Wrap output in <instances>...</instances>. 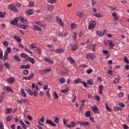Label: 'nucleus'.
I'll use <instances>...</instances> for the list:
<instances>
[{
	"label": "nucleus",
	"instance_id": "obj_1",
	"mask_svg": "<svg viewBox=\"0 0 129 129\" xmlns=\"http://www.w3.org/2000/svg\"><path fill=\"white\" fill-rule=\"evenodd\" d=\"M32 90H33V94L34 96H38V90H39V88L38 87V85H36L35 83H33L32 84Z\"/></svg>",
	"mask_w": 129,
	"mask_h": 129
},
{
	"label": "nucleus",
	"instance_id": "obj_2",
	"mask_svg": "<svg viewBox=\"0 0 129 129\" xmlns=\"http://www.w3.org/2000/svg\"><path fill=\"white\" fill-rule=\"evenodd\" d=\"M96 26V22H95V21L94 20H91L90 22L88 29L89 30H93V29H94V28H95Z\"/></svg>",
	"mask_w": 129,
	"mask_h": 129
},
{
	"label": "nucleus",
	"instance_id": "obj_3",
	"mask_svg": "<svg viewBox=\"0 0 129 129\" xmlns=\"http://www.w3.org/2000/svg\"><path fill=\"white\" fill-rule=\"evenodd\" d=\"M9 10L10 11H13L14 13H18V9L16 8V6L14 4H10L8 6Z\"/></svg>",
	"mask_w": 129,
	"mask_h": 129
},
{
	"label": "nucleus",
	"instance_id": "obj_4",
	"mask_svg": "<svg viewBox=\"0 0 129 129\" xmlns=\"http://www.w3.org/2000/svg\"><path fill=\"white\" fill-rule=\"evenodd\" d=\"M77 123L80 125V127H83V126H84V125L88 126L90 124L89 122L88 121L81 122L79 121Z\"/></svg>",
	"mask_w": 129,
	"mask_h": 129
},
{
	"label": "nucleus",
	"instance_id": "obj_5",
	"mask_svg": "<svg viewBox=\"0 0 129 129\" xmlns=\"http://www.w3.org/2000/svg\"><path fill=\"white\" fill-rule=\"evenodd\" d=\"M56 20L58 25H59V26H60V27H64V24L63 23V21H62V19H61V18H59V16H57L56 17Z\"/></svg>",
	"mask_w": 129,
	"mask_h": 129
},
{
	"label": "nucleus",
	"instance_id": "obj_6",
	"mask_svg": "<svg viewBox=\"0 0 129 129\" xmlns=\"http://www.w3.org/2000/svg\"><path fill=\"white\" fill-rule=\"evenodd\" d=\"M20 22V17H16L14 20L11 21L12 25H17V23Z\"/></svg>",
	"mask_w": 129,
	"mask_h": 129
},
{
	"label": "nucleus",
	"instance_id": "obj_7",
	"mask_svg": "<svg viewBox=\"0 0 129 129\" xmlns=\"http://www.w3.org/2000/svg\"><path fill=\"white\" fill-rule=\"evenodd\" d=\"M33 31H38V32H42V28L37 25H34L33 26Z\"/></svg>",
	"mask_w": 129,
	"mask_h": 129
},
{
	"label": "nucleus",
	"instance_id": "obj_8",
	"mask_svg": "<svg viewBox=\"0 0 129 129\" xmlns=\"http://www.w3.org/2000/svg\"><path fill=\"white\" fill-rule=\"evenodd\" d=\"M104 33H106V30H104L103 32L100 30H97L96 31L97 35L100 36V37H103V36L104 35Z\"/></svg>",
	"mask_w": 129,
	"mask_h": 129
},
{
	"label": "nucleus",
	"instance_id": "obj_9",
	"mask_svg": "<svg viewBox=\"0 0 129 129\" xmlns=\"http://www.w3.org/2000/svg\"><path fill=\"white\" fill-rule=\"evenodd\" d=\"M86 57L89 60H93L95 55H94V54L93 53H89L87 54Z\"/></svg>",
	"mask_w": 129,
	"mask_h": 129
},
{
	"label": "nucleus",
	"instance_id": "obj_10",
	"mask_svg": "<svg viewBox=\"0 0 129 129\" xmlns=\"http://www.w3.org/2000/svg\"><path fill=\"white\" fill-rule=\"evenodd\" d=\"M46 123L47 124H50V125H51L52 126H56V124L50 119L46 120Z\"/></svg>",
	"mask_w": 129,
	"mask_h": 129
},
{
	"label": "nucleus",
	"instance_id": "obj_11",
	"mask_svg": "<svg viewBox=\"0 0 129 129\" xmlns=\"http://www.w3.org/2000/svg\"><path fill=\"white\" fill-rule=\"evenodd\" d=\"M12 53V50H11V47H7V50L4 54V58H7L9 56V54Z\"/></svg>",
	"mask_w": 129,
	"mask_h": 129
},
{
	"label": "nucleus",
	"instance_id": "obj_12",
	"mask_svg": "<svg viewBox=\"0 0 129 129\" xmlns=\"http://www.w3.org/2000/svg\"><path fill=\"white\" fill-rule=\"evenodd\" d=\"M35 24L37 25V26H40L42 28H46V25L45 24H43L42 21H36Z\"/></svg>",
	"mask_w": 129,
	"mask_h": 129
},
{
	"label": "nucleus",
	"instance_id": "obj_13",
	"mask_svg": "<svg viewBox=\"0 0 129 129\" xmlns=\"http://www.w3.org/2000/svg\"><path fill=\"white\" fill-rule=\"evenodd\" d=\"M19 28H20V29H23V30H26L27 29H28V28H29V25H17Z\"/></svg>",
	"mask_w": 129,
	"mask_h": 129
},
{
	"label": "nucleus",
	"instance_id": "obj_14",
	"mask_svg": "<svg viewBox=\"0 0 129 129\" xmlns=\"http://www.w3.org/2000/svg\"><path fill=\"white\" fill-rule=\"evenodd\" d=\"M33 14L34 12L32 9H29L25 12V14L26 15V16H32V15H33Z\"/></svg>",
	"mask_w": 129,
	"mask_h": 129
},
{
	"label": "nucleus",
	"instance_id": "obj_15",
	"mask_svg": "<svg viewBox=\"0 0 129 129\" xmlns=\"http://www.w3.org/2000/svg\"><path fill=\"white\" fill-rule=\"evenodd\" d=\"M7 81L8 83H11V84H12V83H14V82H15V78L10 77L9 78H8L7 79Z\"/></svg>",
	"mask_w": 129,
	"mask_h": 129
},
{
	"label": "nucleus",
	"instance_id": "obj_16",
	"mask_svg": "<svg viewBox=\"0 0 129 129\" xmlns=\"http://www.w3.org/2000/svg\"><path fill=\"white\" fill-rule=\"evenodd\" d=\"M92 110L93 111V112H95V113H99V112L98 108L95 106H94L92 107Z\"/></svg>",
	"mask_w": 129,
	"mask_h": 129
},
{
	"label": "nucleus",
	"instance_id": "obj_17",
	"mask_svg": "<svg viewBox=\"0 0 129 129\" xmlns=\"http://www.w3.org/2000/svg\"><path fill=\"white\" fill-rule=\"evenodd\" d=\"M26 60L32 64H35V59L31 57H28Z\"/></svg>",
	"mask_w": 129,
	"mask_h": 129
},
{
	"label": "nucleus",
	"instance_id": "obj_18",
	"mask_svg": "<svg viewBox=\"0 0 129 129\" xmlns=\"http://www.w3.org/2000/svg\"><path fill=\"white\" fill-rule=\"evenodd\" d=\"M19 21L22 22L23 24H28V20H25L22 17H19Z\"/></svg>",
	"mask_w": 129,
	"mask_h": 129
},
{
	"label": "nucleus",
	"instance_id": "obj_19",
	"mask_svg": "<svg viewBox=\"0 0 129 129\" xmlns=\"http://www.w3.org/2000/svg\"><path fill=\"white\" fill-rule=\"evenodd\" d=\"M19 122H20V124H21V125L23 126V128L24 129L27 128L28 126H27V125H26V124H25V123L23 121V120H19Z\"/></svg>",
	"mask_w": 129,
	"mask_h": 129
},
{
	"label": "nucleus",
	"instance_id": "obj_20",
	"mask_svg": "<svg viewBox=\"0 0 129 129\" xmlns=\"http://www.w3.org/2000/svg\"><path fill=\"white\" fill-rule=\"evenodd\" d=\"M76 15L79 18H82L83 17V12L82 11H78L76 12Z\"/></svg>",
	"mask_w": 129,
	"mask_h": 129
},
{
	"label": "nucleus",
	"instance_id": "obj_21",
	"mask_svg": "<svg viewBox=\"0 0 129 129\" xmlns=\"http://www.w3.org/2000/svg\"><path fill=\"white\" fill-rule=\"evenodd\" d=\"M44 61H45V62H47L48 63H50V64L54 63V61L48 57L44 58Z\"/></svg>",
	"mask_w": 129,
	"mask_h": 129
},
{
	"label": "nucleus",
	"instance_id": "obj_22",
	"mask_svg": "<svg viewBox=\"0 0 129 129\" xmlns=\"http://www.w3.org/2000/svg\"><path fill=\"white\" fill-rule=\"evenodd\" d=\"M75 125H76V123H75V122H74V121H71V125L70 124L67 125V127L69 128H71V127H74Z\"/></svg>",
	"mask_w": 129,
	"mask_h": 129
},
{
	"label": "nucleus",
	"instance_id": "obj_23",
	"mask_svg": "<svg viewBox=\"0 0 129 129\" xmlns=\"http://www.w3.org/2000/svg\"><path fill=\"white\" fill-rule=\"evenodd\" d=\"M21 69H30V65L27 64V65H21L20 66Z\"/></svg>",
	"mask_w": 129,
	"mask_h": 129
},
{
	"label": "nucleus",
	"instance_id": "obj_24",
	"mask_svg": "<svg viewBox=\"0 0 129 129\" xmlns=\"http://www.w3.org/2000/svg\"><path fill=\"white\" fill-rule=\"evenodd\" d=\"M120 80V77H117L113 81L114 84H117L118 82H119V81Z\"/></svg>",
	"mask_w": 129,
	"mask_h": 129
},
{
	"label": "nucleus",
	"instance_id": "obj_25",
	"mask_svg": "<svg viewBox=\"0 0 129 129\" xmlns=\"http://www.w3.org/2000/svg\"><path fill=\"white\" fill-rule=\"evenodd\" d=\"M67 60L69 62H70L71 64H75V60L72 57H69L67 58Z\"/></svg>",
	"mask_w": 129,
	"mask_h": 129
},
{
	"label": "nucleus",
	"instance_id": "obj_26",
	"mask_svg": "<svg viewBox=\"0 0 129 129\" xmlns=\"http://www.w3.org/2000/svg\"><path fill=\"white\" fill-rule=\"evenodd\" d=\"M30 50H32V49H36L37 48V45L35 43H32L30 46L29 47Z\"/></svg>",
	"mask_w": 129,
	"mask_h": 129
},
{
	"label": "nucleus",
	"instance_id": "obj_27",
	"mask_svg": "<svg viewBox=\"0 0 129 129\" xmlns=\"http://www.w3.org/2000/svg\"><path fill=\"white\" fill-rule=\"evenodd\" d=\"M6 112L7 114H9V113H12V112H13V109L12 108H8L6 109Z\"/></svg>",
	"mask_w": 129,
	"mask_h": 129
},
{
	"label": "nucleus",
	"instance_id": "obj_28",
	"mask_svg": "<svg viewBox=\"0 0 129 129\" xmlns=\"http://www.w3.org/2000/svg\"><path fill=\"white\" fill-rule=\"evenodd\" d=\"M20 91H21V94H22V95H23V96H24V97H27V94L25 92V90H24V89L21 88L20 89Z\"/></svg>",
	"mask_w": 129,
	"mask_h": 129
},
{
	"label": "nucleus",
	"instance_id": "obj_29",
	"mask_svg": "<svg viewBox=\"0 0 129 129\" xmlns=\"http://www.w3.org/2000/svg\"><path fill=\"white\" fill-rule=\"evenodd\" d=\"M4 90H7V91H11V92H14V91L12 90V88L11 87H5L4 88Z\"/></svg>",
	"mask_w": 129,
	"mask_h": 129
},
{
	"label": "nucleus",
	"instance_id": "obj_30",
	"mask_svg": "<svg viewBox=\"0 0 129 129\" xmlns=\"http://www.w3.org/2000/svg\"><path fill=\"white\" fill-rule=\"evenodd\" d=\"M82 81L81 80V79L80 78L76 79L74 81V83H75V84H78L79 83H82Z\"/></svg>",
	"mask_w": 129,
	"mask_h": 129
},
{
	"label": "nucleus",
	"instance_id": "obj_31",
	"mask_svg": "<svg viewBox=\"0 0 129 129\" xmlns=\"http://www.w3.org/2000/svg\"><path fill=\"white\" fill-rule=\"evenodd\" d=\"M90 113H91V110L86 111L85 113V116H86V117H90Z\"/></svg>",
	"mask_w": 129,
	"mask_h": 129
},
{
	"label": "nucleus",
	"instance_id": "obj_32",
	"mask_svg": "<svg viewBox=\"0 0 129 129\" xmlns=\"http://www.w3.org/2000/svg\"><path fill=\"white\" fill-rule=\"evenodd\" d=\"M48 11L49 12H52V11H54V6L52 5H49L48 6Z\"/></svg>",
	"mask_w": 129,
	"mask_h": 129
},
{
	"label": "nucleus",
	"instance_id": "obj_33",
	"mask_svg": "<svg viewBox=\"0 0 129 129\" xmlns=\"http://www.w3.org/2000/svg\"><path fill=\"white\" fill-rule=\"evenodd\" d=\"M13 58L14 60H16V61H18V62H20L21 61V58H20V57H19V56L17 55H14Z\"/></svg>",
	"mask_w": 129,
	"mask_h": 129
},
{
	"label": "nucleus",
	"instance_id": "obj_34",
	"mask_svg": "<svg viewBox=\"0 0 129 129\" xmlns=\"http://www.w3.org/2000/svg\"><path fill=\"white\" fill-rule=\"evenodd\" d=\"M103 88H104V87H103V85H100L99 86V93L100 94H102V91L103 90Z\"/></svg>",
	"mask_w": 129,
	"mask_h": 129
},
{
	"label": "nucleus",
	"instance_id": "obj_35",
	"mask_svg": "<svg viewBox=\"0 0 129 129\" xmlns=\"http://www.w3.org/2000/svg\"><path fill=\"white\" fill-rule=\"evenodd\" d=\"M59 82L60 84L65 83V82H66V80L64 78H61L59 80Z\"/></svg>",
	"mask_w": 129,
	"mask_h": 129
},
{
	"label": "nucleus",
	"instance_id": "obj_36",
	"mask_svg": "<svg viewBox=\"0 0 129 129\" xmlns=\"http://www.w3.org/2000/svg\"><path fill=\"white\" fill-rule=\"evenodd\" d=\"M108 42L109 46H110V48H111V47H114L115 46V45L113 44V41L112 40H108Z\"/></svg>",
	"mask_w": 129,
	"mask_h": 129
},
{
	"label": "nucleus",
	"instance_id": "obj_37",
	"mask_svg": "<svg viewBox=\"0 0 129 129\" xmlns=\"http://www.w3.org/2000/svg\"><path fill=\"white\" fill-rule=\"evenodd\" d=\"M105 105L106 106V109L107 111H109L110 112H111V111H112V109L108 107V105L107 104V103H105Z\"/></svg>",
	"mask_w": 129,
	"mask_h": 129
},
{
	"label": "nucleus",
	"instance_id": "obj_38",
	"mask_svg": "<svg viewBox=\"0 0 129 129\" xmlns=\"http://www.w3.org/2000/svg\"><path fill=\"white\" fill-rule=\"evenodd\" d=\"M14 38L15 40H16V41H17V42H18V43H21V42H22V39L19 37V36H14Z\"/></svg>",
	"mask_w": 129,
	"mask_h": 129
},
{
	"label": "nucleus",
	"instance_id": "obj_39",
	"mask_svg": "<svg viewBox=\"0 0 129 129\" xmlns=\"http://www.w3.org/2000/svg\"><path fill=\"white\" fill-rule=\"evenodd\" d=\"M55 53H57V54H60L61 53H64V50L62 49H56L55 51Z\"/></svg>",
	"mask_w": 129,
	"mask_h": 129
},
{
	"label": "nucleus",
	"instance_id": "obj_40",
	"mask_svg": "<svg viewBox=\"0 0 129 129\" xmlns=\"http://www.w3.org/2000/svg\"><path fill=\"white\" fill-rule=\"evenodd\" d=\"M78 48V46L77 45V44H74L72 47V51H76Z\"/></svg>",
	"mask_w": 129,
	"mask_h": 129
},
{
	"label": "nucleus",
	"instance_id": "obj_41",
	"mask_svg": "<svg viewBox=\"0 0 129 129\" xmlns=\"http://www.w3.org/2000/svg\"><path fill=\"white\" fill-rule=\"evenodd\" d=\"M87 83H88V84H89V85H93V84H94L93 80H87Z\"/></svg>",
	"mask_w": 129,
	"mask_h": 129
},
{
	"label": "nucleus",
	"instance_id": "obj_42",
	"mask_svg": "<svg viewBox=\"0 0 129 129\" xmlns=\"http://www.w3.org/2000/svg\"><path fill=\"white\" fill-rule=\"evenodd\" d=\"M114 111H118V110H120V111H121L122 109L121 108L118 106H115L114 107Z\"/></svg>",
	"mask_w": 129,
	"mask_h": 129
},
{
	"label": "nucleus",
	"instance_id": "obj_43",
	"mask_svg": "<svg viewBox=\"0 0 129 129\" xmlns=\"http://www.w3.org/2000/svg\"><path fill=\"white\" fill-rule=\"evenodd\" d=\"M28 7L30 8H34L35 7V3L33 2H30Z\"/></svg>",
	"mask_w": 129,
	"mask_h": 129
},
{
	"label": "nucleus",
	"instance_id": "obj_44",
	"mask_svg": "<svg viewBox=\"0 0 129 129\" xmlns=\"http://www.w3.org/2000/svg\"><path fill=\"white\" fill-rule=\"evenodd\" d=\"M20 57H21V58H28V54H26V53H21L20 54Z\"/></svg>",
	"mask_w": 129,
	"mask_h": 129
},
{
	"label": "nucleus",
	"instance_id": "obj_45",
	"mask_svg": "<svg viewBox=\"0 0 129 129\" xmlns=\"http://www.w3.org/2000/svg\"><path fill=\"white\" fill-rule=\"evenodd\" d=\"M72 37L74 39V41H76V38H77V32H74Z\"/></svg>",
	"mask_w": 129,
	"mask_h": 129
},
{
	"label": "nucleus",
	"instance_id": "obj_46",
	"mask_svg": "<svg viewBox=\"0 0 129 129\" xmlns=\"http://www.w3.org/2000/svg\"><path fill=\"white\" fill-rule=\"evenodd\" d=\"M53 96L54 97V99H58V98H59V96L56 92H53Z\"/></svg>",
	"mask_w": 129,
	"mask_h": 129
},
{
	"label": "nucleus",
	"instance_id": "obj_47",
	"mask_svg": "<svg viewBox=\"0 0 129 129\" xmlns=\"http://www.w3.org/2000/svg\"><path fill=\"white\" fill-rule=\"evenodd\" d=\"M26 91L28 92V93H29V95H33V91H32V90H31V89H27Z\"/></svg>",
	"mask_w": 129,
	"mask_h": 129
},
{
	"label": "nucleus",
	"instance_id": "obj_48",
	"mask_svg": "<svg viewBox=\"0 0 129 129\" xmlns=\"http://www.w3.org/2000/svg\"><path fill=\"white\" fill-rule=\"evenodd\" d=\"M95 17H96L97 18H102V15L99 14V13H96L94 15Z\"/></svg>",
	"mask_w": 129,
	"mask_h": 129
},
{
	"label": "nucleus",
	"instance_id": "obj_49",
	"mask_svg": "<svg viewBox=\"0 0 129 129\" xmlns=\"http://www.w3.org/2000/svg\"><path fill=\"white\" fill-rule=\"evenodd\" d=\"M50 71H52V69L51 68H47V69H46L44 70V72L45 73H48V72H50Z\"/></svg>",
	"mask_w": 129,
	"mask_h": 129
},
{
	"label": "nucleus",
	"instance_id": "obj_50",
	"mask_svg": "<svg viewBox=\"0 0 129 129\" xmlns=\"http://www.w3.org/2000/svg\"><path fill=\"white\" fill-rule=\"evenodd\" d=\"M39 74H42V75H44V74H45V70H40L38 71Z\"/></svg>",
	"mask_w": 129,
	"mask_h": 129
},
{
	"label": "nucleus",
	"instance_id": "obj_51",
	"mask_svg": "<svg viewBox=\"0 0 129 129\" xmlns=\"http://www.w3.org/2000/svg\"><path fill=\"white\" fill-rule=\"evenodd\" d=\"M4 96H5L4 94L2 93L1 96H0V102H2V101H3Z\"/></svg>",
	"mask_w": 129,
	"mask_h": 129
},
{
	"label": "nucleus",
	"instance_id": "obj_52",
	"mask_svg": "<svg viewBox=\"0 0 129 129\" xmlns=\"http://www.w3.org/2000/svg\"><path fill=\"white\" fill-rule=\"evenodd\" d=\"M12 115H9L8 116L7 118H6V120L7 121L9 122L10 121V120H12Z\"/></svg>",
	"mask_w": 129,
	"mask_h": 129
},
{
	"label": "nucleus",
	"instance_id": "obj_53",
	"mask_svg": "<svg viewBox=\"0 0 129 129\" xmlns=\"http://www.w3.org/2000/svg\"><path fill=\"white\" fill-rule=\"evenodd\" d=\"M124 95V94L122 92H120L118 95V97H119L120 98H121V97H123Z\"/></svg>",
	"mask_w": 129,
	"mask_h": 129
},
{
	"label": "nucleus",
	"instance_id": "obj_54",
	"mask_svg": "<svg viewBox=\"0 0 129 129\" xmlns=\"http://www.w3.org/2000/svg\"><path fill=\"white\" fill-rule=\"evenodd\" d=\"M92 48H93L92 50H93V52H95V51L96 50V45L92 44Z\"/></svg>",
	"mask_w": 129,
	"mask_h": 129
},
{
	"label": "nucleus",
	"instance_id": "obj_55",
	"mask_svg": "<svg viewBox=\"0 0 129 129\" xmlns=\"http://www.w3.org/2000/svg\"><path fill=\"white\" fill-rule=\"evenodd\" d=\"M4 66H5V67H6V68H7V69H10V68H11V66H10V64H9L8 63H5Z\"/></svg>",
	"mask_w": 129,
	"mask_h": 129
},
{
	"label": "nucleus",
	"instance_id": "obj_56",
	"mask_svg": "<svg viewBox=\"0 0 129 129\" xmlns=\"http://www.w3.org/2000/svg\"><path fill=\"white\" fill-rule=\"evenodd\" d=\"M46 94L47 95L48 98L50 99H51V94H50V92H49V91H46Z\"/></svg>",
	"mask_w": 129,
	"mask_h": 129
},
{
	"label": "nucleus",
	"instance_id": "obj_57",
	"mask_svg": "<svg viewBox=\"0 0 129 129\" xmlns=\"http://www.w3.org/2000/svg\"><path fill=\"white\" fill-rule=\"evenodd\" d=\"M24 50L26 52H28L30 55H32V54H33V52H32V51L29 50L28 48H25Z\"/></svg>",
	"mask_w": 129,
	"mask_h": 129
},
{
	"label": "nucleus",
	"instance_id": "obj_58",
	"mask_svg": "<svg viewBox=\"0 0 129 129\" xmlns=\"http://www.w3.org/2000/svg\"><path fill=\"white\" fill-rule=\"evenodd\" d=\"M124 61L127 64H129V61L128 59H127V57L126 56H124Z\"/></svg>",
	"mask_w": 129,
	"mask_h": 129
},
{
	"label": "nucleus",
	"instance_id": "obj_59",
	"mask_svg": "<svg viewBox=\"0 0 129 129\" xmlns=\"http://www.w3.org/2000/svg\"><path fill=\"white\" fill-rule=\"evenodd\" d=\"M92 72H93V70L92 69H90L87 71V74H91Z\"/></svg>",
	"mask_w": 129,
	"mask_h": 129
},
{
	"label": "nucleus",
	"instance_id": "obj_60",
	"mask_svg": "<svg viewBox=\"0 0 129 129\" xmlns=\"http://www.w3.org/2000/svg\"><path fill=\"white\" fill-rule=\"evenodd\" d=\"M118 105H119V106H120L121 107H125V105H124V104H123V103H119L118 104Z\"/></svg>",
	"mask_w": 129,
	"mask_h": 129
},
{
	"label": "nucleus",
	"instance_id": "obj_61",
	"mask_svg": "<svg viewBox=\"0 0 129 129\" xmlns=\"http://www.w3.org/2000/svg\"><path fill=\"white\" fill-rule=\"evenodd\" d=\"M76 24L73 23L71 25L72 29H74L76 28Z\"/></svg>",
	"mask_w": 129,
	"mask_h": 129
},
{
	"label": "nucleus",
	"instance_id": "obj_62",
	"mask_svg": "<svg viewBox=\"0 0 129 129\" xmlns=\"http://www.w3.org/2000/svg\"><path fill=\"white\" fill-rule=\"evenodd\" d=\"M54 121L56 123H59V118H58V117H56L54 120Z\"/></svg>",
	"mask_w": 129,
	"mask_h": 129
},
{
	"label": "nucleus",
	"instance_id": "obj_63",
	"mask_svg": "<svg viewBox=\"0 0 129 129\" xmlns=\"http://www.w3.org/2000/svg\"><path fill=\"white\" fill-rule=\"evenodd\" d=\"M56 0H48L47 2L49 3V4H53L54 3H56Z\"/></svg>",
	"mask_w": 129,
	"mask_h": 129
},
{
	"label": "nucleus",
	"instance_id": "obj_64",
	"mask_svg": "<svg viewBox=\"0 0 129 129\" xmlns=\"http://www.w3.org/2000/svg\"><path fill=\"white\" fill-rule=\"evenodd\" d=\"M3 44L5 47H8V46H9V42H8V41H5L3 42Z\"/></svg>",
	"mask_w": 129,
	"mask_h": 129
}]
</instances>
